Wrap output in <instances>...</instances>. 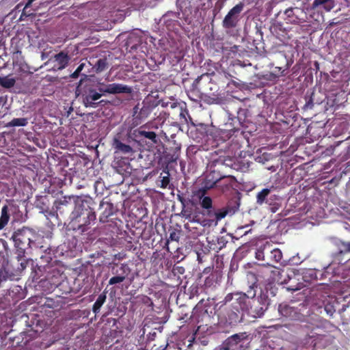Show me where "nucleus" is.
<instances>
[{
	"label": "nucleus",
	"instance_id": "obj_33",
	"mask_svg": "<svg viewBox=\"0 0 350 350\" xmlns=\"http://www.w3.org/2000/svg\"><path fill=\"white\" fill-rule=\"evenodd\" d=\"M32 267V272L31 275L33 281H37L38 280H40L42 281L43 279H40V278L43 275L44 270H45V267L39 266L38 264H36L34 266V264H31Z\"/></svg>",
	"mask_w": 350,
	"mask_h": 350
},
{
	"label": "nucleus",
	"instance_id": "obj_61",
	"mask_svg": "<svg viewBox=\"0 0 350 350\" xmlns=\"http://www.w3.org/2000/svg\"><path fill=\"white\" fill-rule=\"evenodd\" d=\"M293 8H288L286 9L285 11V14L287 15V16L291 17L293 15Z\"/></svg>",
	"mask_w": 350,
	"mask_h": 350
},
{
	"label": "nucleus",
	"instance_id": "obj_51",
	"mask_svg": "<svg viewBox=\"0 0 350 350\" xmlns=\"http://www.w3.org/2000/svg\"><path fill=\"white\" fill-rule=\"evenodd\" d=\"M91 265H92V264H84V263L81 264V266L78 268L79 270V271L78 273V275L79 276L82 275V271H87L88 269H90L91 271H92Z\"/></svg>",
	"mask_w": 350,
	"mask_h": 350
},
{
	"label": "nucleus",
	"instance_id": "obj_14",
	"mask_svg": "<svg viewBox=\"0 0 350 350\" xmlns=\"http://www.w3.org/2000/svg\"><path fill=\"white\" fill-rule=\"evenodd\" d=\"M20 266L21 268L18 267L15 269L13 264H3V267L0 269V278L4 281L18 280L21 271L25 268V264H20Z\"/></svg>",
	"mask_w": 350,
	"mask_h": 350
},
{
	"label": "nucleus",
	"instance_id": "obj_37",
	"mask_svg": "<svg viewBox=\"0 0 350 350\" xmlns=\"http://www.w3.org/2000/svg\"><path fill=\"white\" fill-rule=\"evenodd\" d=\"M47 202L48 199L46 196H38L35 201V205L36 208L41 211V212H44L49 208Z\"/></svg>",
	"mask_w": 350,
	"mask_h": 350
},
{
	"label": "nucleus",
	"instance_id": "obj_41",
	"mask_svg": "<svg viewBox=\"0 0 350 350\" xmlns=\"http://www.w3.org/2000/svg\"><path fill=\"white\" fill-rule=\"evenodd\" d=\"M241 340V336L239 334H234L226 340V345L228 346V348H231L233 346L238 345Z\"/></svg>",
	"mask_w": 350,
	"mask_h": 350
},
{
	"label": "nucleus",
	"instance_id": "obj_56",
	"mask_svg": "<svg viewBox=\"0 0 350 350\" xmlns=\"http://www.w3.org/2000/svg\"><path fill=\"white\" fill-rule=\"evenodd\" d=\"M256 258L258 260H262V250L260 248L256 252Z\"/></svg>",
	"mask_w": 350,
	"mask_h": 350
},
{
	"label": "nucleus",
	"instance_id": "obj_25",
	"mask_svg": "<svg viewBox=\"0 0 350 350\" xmlns=\"http://www.w3.org/2000/svg\"><path fill=\"white\" fill-rule=\"evenodd\" d=\"M120 135H117L113 139L112 146L116 150V152H121L123 154H130L133 152L131 146L122 143L120 139Z\"/></svg>",
	"mask_w": 350,
	"mask_h": 350
},
{
	"label": "nucleus",
	"instance_id": "obj_20",
	"mask_svg": "<svg viewBox=\"0 0 350 350\" xmlns=\"http://www.w3.org/2000/svg\"><path fill=\"white\" fill-rule=\"evenodd\" d=\"M70 59L68 52L62 51L52 57L49 62L54 63V69L63 70L68 66Z\"/></svg>",
	"mask_w": 350,
	"mask_h": 350
},
{
	"label": "nucleus",
	"instance_id": "obj_50",
	"mask_svg": "<svg viewBox=\"0 0 350 350\" xmlns=\"http://www.w3.org/2000/svg\"><path fill=\"white\" fill-rule=\"evenodd\" d=\"M84 66H85V64H83V63H81V64H79V66L77 68L75 71L71 74L70 77L72 79H77L80 75V72L83 69Z\"/></svg>",
	"mask_w": 350,
	"mask_h": 350
},
{
	"label": "nucleus",
	"instance_id": "obj_2",
	"mask_svg": "<svg viewBox=\"0 0 350 350\" xmlns=\"http://www.w3.org/2000/svg\"><path fill=\"white\" fill-rule=\"evenodd\" d=\"M254 286H250L251 290L247 291V295L243 293H228L226 295L222 301L216 304L215 307L219 306L221 308L223 306H226L230 313L228 314L230 323L237 322L239 321V313L241 311L248 310L247 298L250 297H254L256 295L255 292L252 294V290Z\"/></svg>",
	"mask_w": 350,
	"mask_h": 350
},
{
	"label": "nucleus",
	"instance_id": "obj_13",
	"mask_svg": "<svg viewBox=\"0 0 350 350\" xmlns=\"http://www.w3.org/2000/svg\"><path fill=\"white\" fill-rule=\"evenodd\" d=\"M244 3L239 2L234 5L224 17L222 21V26L225 29L234 28L239 21V16L244 8Z\"/></svg>",
	"mask_w": 350,
	"mask_h": 350
},
{
	"label": "nucleus",
	"instance_id": "obj_34",
	"mask_svg": "<svg viewBox=\"0 0 350 350\" xmlns=\"http://www.w3.org/2000/svg\"><path fill=\"white\" fill-rule=\"evenodd\" d=\"M350 253V241H340L339 251L334 254V257L337 259L338 257Z\"/></svg>",
	"mask_w": 350,
	"mask_h": 350
},
{
	"label": "nucleus",
	"instance_id": "obj_5",
	"mask_svg": "<svg viewBox=\"0 0 350 350\" xmlns=\"http://www.w3.org/2000/svg\"><path fill=\"white\" fill-rule=\"evenodd\" d=\"M278 313L289 320L305 321L312 312L310 307L305 304H299L295 306L287 303H282L278 306Z\"/></svg>",
	"mask_w": 350,
	"mask_h": 350
},
{
	"label": "nucleus",
	"instance_id": "obj_57",
	"mask_svg": "<svg viewBox=\"0 0 350 350\" xmlns=\"http://www.w3.org/2000/svg\"><path fill=\"white\" fill-rule=\"evenodd\" d=\"M178 199L180 201V202L181 203L182 206H184L187 204L186 200L183 196H180V195H178Z\"/></svg>",
	"mask_w": 350,
	"mask_h": 350
},
{
	"label": "nucleus",
	"instance_id": "obj_23",
	"mask_svg": "<svg viewBox=\"0 0 350 350\" xmlns=\"http://www.w3.org/2000/svg\"><path fill=\"white\" fill-rule=\"evenodd\" d=\"M15 75L18 81H21L23 83L26 78L31 77L33 72L30 70L29 66L27 64H20L15 66L14 68Z\"/></svg>",
	"mask_w": 350,
	"mask_h": 350
},
{
	"label": "nucleus",
	"instance_id": "obj_30",
	"mask_svg": "<svg viewBox=\"0 0 350 350\" xmlns=\"http://www.w3.org/2000/svg\"><path fill=\"white\" fill-rule=\"evenodd\" d=\"M319 6L329 12L334 7V0H314L312 3V8H316Z\"/></svg>",
	"mask_w": 350,
	"mask_h": 350
},
{
	"label": "nucleus",
	"instance_id": "obj_21",
	"mask_svg": "<svg viewBox=\"0 0 350 350\" xmlns=\"http://www.w3.org/2000/svg\"><path fill=\"white\" fill-rule=\"evenodd\" d=\"M99 208L102 211L99 216V221L101 223L109 222L110 221L109 218L113 216L116 212L113 204L108 202L101 201Z\"/></svg>",
	"mask_w": 350,
	"mask_h": 350
},
{
	"label": "nucleus",
	"instance_id": "obj_64",
	"mask_svg": "<svg viewBox=\"0 0 350 350\" xmlns=\"http://www.w3.org/2000/svg\"><path fill=\"white\" fill-rule=\"evenodd\" d=\"M343 227L345 230L350 231V224H349L347 223H345L343 225Z\"/></svg>",
	"mask_w": 350,
	"mask_h": 350
},
{
	"label": "nucleus",
	"instance_id": "obj_58",
	"mask_svg": "<svg viewBox=\"0 0 350 350\" xmlns=\"http://www.w3.org/2000/svg\"><path fill=\"white\" fill-rule=\"evenodd\" d=\"M257 202L260 204L262 203V190L257 194Z\"/></svg>",
	"mask_w": 350,
	"mask_h": 350
},
{
	"label": "nucleus",
	"instance_id": "obj_10",
	"mask_svg": "<svg viewBox=\"0 0 350 350\" xmlns=\"http://www.w3.org/2000/svg\"><path fill=\"white\" fill-rule=\"evenodd\" d=\"M96 219L95 212L83 213V214L77 213V217L70 215V221L73 230H79L85 232L88 229V226Z\"/></svg>",
	"mask_w": 350,
	"mask_h": 350
},
{
	"label": "nucleus",
	"instance_id": "obj_27",
	"mask_svg": "<svg viewBox=\"0 0 350 350\" xmlns=\"http://www.w3.org/2000/svg\"><path fill=\"white\" fill-rule=\"evenodd\" d=\"M41 249L44 250V254L41 255L40 258L44 262H61L60 260H57L55 256L54 251L51 247L44 248L43 245L40 247Z\"/></svg>",
	"mask_w": 350,
	"mask_h": 350
},
{
	"label": "nucleus",
	"instance_id": "obj_22",
	"mask_svg": "<svg viewBox=\"0 0 350 350\" xmlns=\"http://www.w3.org/2000/svg\"><path fill=\"white\" fill-rule=\"evenodd\" d=\"M205 318L210 319L208 310L203 308L202 304L198 303L193 309L190 319L193 323L198 324L202 322Z\"/></svg>",
	"mask_w": 350,
	"mask_h": 350
},
{
	"label": "nucleus",
	"instance_id": "obj_52",
	"mask_svg": "<svg viewBox=\"0 0 350 350\" xmlns=\"http://www.w3.org/2000/svg\"><path fill=\"white\" fill-rule=\"evenodd\" d=\"M317 271L315 269H310L308 270L306 273V274H308L311 280H317L318 275H317Z\"/></svg>",
	"mask_w": 350,
	"mask_h": 350
},
{
	"label": "nucleus",
	"instance_id": "obj_15",
	"mask_svg": "<svg viewBox=\"0 0 350 350\" xmlns=\"http://www.w3.org/2000/svg\"><path fill=\"white\" fill-rule=\"evenodd\" d=\"M324 304V310L329 317H332L334 312L338 310V313L341 316V318L344 320H347V318L344 314V312L347 308L349 307V304H343L341 308H339V302L334 297H332L329 300L323 301Z\"/></svg>",
	"mask_w": 350,
	"mask_h": 350
},
{
	"label": "nucleus",
	"instance_id": "obj_31",
	"mask_svg": "<svg viewBox=\"0 0 350 350\" xmlns=\"http://www.w3.org/2000/svg\"><path fill=\"white\" fill-rule=\"evenodd\" d=\"M16 248V259L18 261L24 260L25 262H29L30 261L33 262L32 259L27 258L26 257V250L29 249V247H23L21 245H14Z\"/></svg>",
	"mask_w": 350,
	"mask_h": 350
},
{
	"label": "nucleus",
	"instance_id": "obj_9",
	"mask_svg": "<svg viewBox=\"0 0 350 350\" xmlns=\"http://www.w3.org/2000/svg\"><path fill=\"white\" fill-rule=\"evenodd\" d=\"M202 214L206 217L202 221L203 226H216L218 222L227 215V211L213 206L212 208L202 210Z\"/></svg>",
	"mask_w": 350,
	"mask_h": 350
},
{
	"label": "nucleus",
	"instance_id": "obj_29",
	"mask_svg": "<svg viewBox=\"0 0 350 350\" xmlns=\"http://www.w3.org/2000/svg\"><path fill=\"white\" fill-rule=\"evenodd\" d=\"M239 200H240L239 198H233L230 199L228 201L226 206L224 208H222L223 211H226L227 215L234 214L239 208V206H240Z\"/></svg>",
	"mask_w": 350,
	"mask_h": 350
},
{
	"label": "nucleus",
	"instance_id": "obj_55",
	"mask_svg": "<svg viewBox=\"0 0 350 350\" xmlns=\"http://www.w3.org/2000/svg\"><path fill=\"white\" fill-rule=\"evenodd\" d=\"M334 148L332 146H330L329 148H327L325 152H323L326 156H330L334 152Z\"/></svg>",
	"mask_w": 350,
	"mask_h": 350
},
{
	"label": "nucleus",
	"instance_id": "obj_60",
	"mask_svg": "<svg viewBox=\"0 0 350 350\" xmlns=\"http://www.w3.org/2000/svg\"><path fill=\"white\" fill-rule=\"evenodd\" d=\"M256 28L257 30V33H258L261 36H262V30L261 25H258V23H256Z\"/></svg>",
	"mask_w": 350,
	"mask_h": 350
},
{
	"label": "nucleus",
	"instance_id": "obj_42",
	"mask_svg": "<svg viewBox=\"0 0 350 350\" xmlns=\"http://www.w3.org/2000/svg\"><path fill=\"white\" fill-rule=\"evenodd\" d=\"M107 62L106 59H99L95 64L94 68L96 72H100L107 68Z\"/></svg>",
	"mask_w": 350,
	"mask_h": 350
},
{
	"label": "nucleus",
	"instance_id": "obj_47",
	"mask_svg": "<svg viewBox=\"0 0 350 350\" xmlns=\"http://www.w3.org/2000/svg\"><path fill=\"white\" fill-rule=\"evenodd\" d=\"M176 264H174V266L172 269V273L174 276H178L179 278L180 275H182L185 272V269L183 267H177L175 268Z\"/></svg>",
	"mask_w": 350,
	"mask_h": 350
},
{
	"label": "nucleus",
	"instance_id": "obj_44",
	"mask_svg": "<svg viewBox=\"0 0 350 350\" xmlns=\"http://www.w3.org/2000/svg\"><path fill=\"white\" fill-rule=\"evenodd\" d=\"M142 129H146L149 131L157 130L159 128V124L155 121H150L145 124L141 126Z\"/></svg>",
	"mask_w": 350,
	"mask_h": 350
},
{
	"label": "nucleus",
	"instance_id": "obj_53",
	"mask_svg": "<svg viewBox=\"0 0 350 350\" xmlns=\"http://www.w3.org/2000/svg\"><path fill=\"white\" fill-rule=\"evenodd\" d=\"M113 256L114 257V260H122L126 258V254L124 251L115 253L113 254Z\"/></svg>",
	"mask_w": 350,
	"mask_h": 350
},
{
	"label": "nucleus",
	"instance_id": "obj_45",
	"mask_svg": "<svg viewBox=\"0 0 350 350\" xmlns=\"http://www.w3.org/2000/svg\"><path fill=\"white\" fill-rule=\"evenodd\" d=\"M178 234L179 233L175 229L172 230L171 232H170V236H169V238L167 240L166 245H168L170 241H177L178 242V240H179V235H178Z\"/></svg>",
	"mask_w": 350,
	"mask_h": 350
},
{
	"label": "nucleus",
	"instance_id": "obj_19",
	"mask_svg": "<svg viewBox=\"0 0 350 350\" xmlns=\"http://www.w3.org/2000/svg\"><path fill=\"white\" fill-rule=\"evenodd\" d=\"M191 254L196 256L199 262H204L210 260H213L215 262H223V258L219 255H215L210 250L201 249L200 251H193Z\"/></svg>",
	"mask_w": 350,
	"mask_h": 350
},
{
	"label": "nucleus",
	"instance_id": "obj_36",
	"mask_svg": "<svg viewBox=\"0 0 350 350\" xmlns=\"http://www.w3.org/2000/svg\"><path fill=\"white\" fill-rule=\"evenodd\" d=\"M192 214H193V211H192L191 207L188 206L187 204L184 206H182V210H181L180 215L182 217H184L185 219L189 220L191 223H195L198 221L196 220L192 217Z\"/></svg>",
	"mask_w": 350,
	"mask_h": 350
},
{
	"label": "nucleus",
	"instance_id": "obj_63",
	"mask_svg": "<svg viewBox=\"0 0 350 350\" xmlns=\"http://www.w3.org/2000/svg\"><path fill=\"white\" fill-rule=\"evenodd\" d=\"M6 103V98L0 96V106L3 105Z\"/></svg>",
	"mask_w": 350,
	"mask_h": 350
},
{
	"label": "nucleus",
	"instance_id": "obj_11",
	"mask_svg": "<svg viewBox=\"0 0 350 350\" xmlns=\"http://www.w3.org/2000/svg\"><path fill=\"white\" fill-rule=\"evenodd\" d=\"M129 264H113L112 270L116 274H119L121 276H124L132 282L135 276H143L144 274L140 273V271H137V267H142L144 264H131L133 267L129 266Z\"/></svg>",
	"mask_w": 350,
	"mask_h": 350
},
{
	"label": "nucleus",
	"instance_id": "obj_35",
	"mask_svg": "<svg viewBox=\"0 0 350 350\" xmlns=\"http://www.w3.org/2000/svg\"><path fill=\"white\" fill-rule=\"evenodd\" d=\"M106 293L103 292L101 294H100L96 299V301L94 302L93 306H92V311L97 314L100 312L101 306L103 305V304L106 301Z\"/></svg>",
	"mask_w": 350,
	"mask_h": 350
},
{
	"label": "nucleus",
	"instance_id": "obj_40",
	"mask_svg": "<svg viewBox=\"0 0 350 350\" xmlns=\"http://www.w3.org/2000/svg\"><path fill=\"white\" fill-rule=\"evenodd\" d=\"M28 124V120L25 118H14L8 124L9 126H25Z\"/></svg>",
	"mask_w": 350,
	"mask_h": 350
},
{
	"label": "nucleus",
	"instance_id": "obj_18",
	"mask_svg": "<svg viewBox=\"0 0 350 350\" xmlns=\"http://www.w3.org/2000/svg\"><path fill=\"white\" fill-rule=\"evenodd\" d=\"M232 180L230 177H222L219 172L217 171H211L208 174H206L204 178V187L206 189H211L213 187H221V183L223 180Z\"/></svg>",
	"mask_w": 350,
	"mask_h": 350
},
{
	"label": "nucleus",
	"instance_id": "obj_24",
	"mask_svg": "<svg viewBox=\"0 0 350 350\" xmlns=\"http://www.w3.org/2000/svg\"><path fill=\"white\" fill-rule=\"evenodd\" d=\"M135 133H137L135 135L136 137L148 139L153 144H157L160 141L157 134L154 131H146V129H142L141 126L137 130H135Z\"/></svg>",
	"mask_w": 350,
	"mask_h": 350
},
{
	"label": "nucleus",
	"instance_id": "obj_46",
	"mask_svg": "<svg viewBox=\"0 0 350 350\" xmlns=\"http://www.w3.org/2000/svg\"><path fill=\"white\" fill-rule=\"evenodd\" d=\"M179 116H180L182 123H183V122L187 123L188 122L187 116H189V112H188L187 109H183L182 107H180ZM189 118L191 119L190 117H189Z\"/></svg>",
	"mask_w": 350,
	"mask_h": 350
},
{
	"label": "nucleus",
	"instance_id": "obj_38",
	"mask_svg": "<svg viewBox=\"0 0 350 350\" xmlns=\"http://www.w3.org/2000/svg\"><path fill=\"white\" fill-rule=\"evenodd\" d=\"M60 276L58 271L53 270V272L49 273L44 279L49 280L53 285L57 286L60 282Z\"/></svg>",
	"mask_w": 350,
	"mask_h": 350
},
{
	"label": "nucleus",
	"instance_id": "obj_26",
	"mask_svg": "<svg viewBox=\"0 0 350 350\" xmlns=\"http://www.w3.org/2000/svg\"><path fill=\"white\" fill-rule=\"evenodd\" d=\"M264 267H265L266 269L271 273L272 280L273 281L280 283H282L284 281H285V280L282 278L284 270L281 269L279 267L272 266L271 264H264Z\"/></svg>",
	"mask_w": 350,
	"mask_h": 350
},
{
	"label": "nucleus",
	"instance_id": "obj_4",
	"mask_svg": "<svg viewBox=\"0 0 350 350\" xmlns=\"http://www.w3.org/2000/svg\"><path fill=\"white\" fill-rule=\"evenodd\" d=\"M104 225L100 230V239L106 244L115 245L118 243L120 236H125L126 231L123 230L122 221L118 218H111L109 222Z\"/></svg>",
	"mask_w": 350,
	"mask_h": 350
},
{
	"label": "nucleus",
	"instance_id": "obj_54",
	"mask_svg": "<svg viewBox=\"0 0 350 350\" xmlns=\"http://www.w3.org/2000/svg\"><path fill=\"white\" fill-rule=\"evenodd\" d=\"M170 184V177L169 176H163L161 180V187L166 188Z\"/></svg>",
	"mask_w": 350,
	"mask_h": 350
},
{
	"label": "nucleus",
	"instance_id": "obj_7",
	"mask_svg": "<svg viewBox=\"0 0 350 350\" xmlns=\"http://www.w3.org/2000/svg\"><path fill=\"white\" fill-rule=\"evenodd\" d=\"M6 238L12 239L14 245H21L23 247H31L34 243L33 239L36 237L35 231L28 227L23 226L14 231L11 236L4 233Z\"/></svg>",
	"mask_w": 350,
	"mask_h": 350
},
{
	"label": "nucleus",
	"instance_id": "obj_8",
	"mask_svg": "<svg viewBox=\"0 0 350 350\" xmlns=\"http://www.w3.org/2000/svg\"><path fill=\"white\" fill-rule=\"evenodd\" d=\"M156 105L151 101H143L142 107L136 105L133 109L131 127L142 124L151 114Z\"/></svg>",
	"mask_w": 350,
	"mask_h": 350
},
{
	"label": "nucleus",
	"instance_id": "obj_48",
	"mask_svg": "<svg viewBox=\"0 0 350 350\" xmlns=\"http://www.w3.org/2000/svg\"><path fill=\"white\" fill-rule=\"evenodd\" d=\"M222 177H230L232 178V180H223L221 183V185H222L221 187H219L220 188H228L230 186H232V183L234 182L235 180V178L232 176H222Z\"/></svg>",
	"mask_w": 350,
	"mask_h": 350
},
{
	"label": "nucleus",
	"instance_id": "obj_32",
	"mask_svg": "<svg viewBox=\"0 0 350 350\" xmlns=\"http://www.w3.org/2000/svg\"><path fill=\"white\" fill-rule=\"evenodd\" d=\"M18 80L16 77H10V75L0 77V85L4 88H11L14 86Z\"/></svg>",
	"mask_w": 350,
	"mask_h": 350
},
{
	"label": "nucleus",
	"instance_id": "obj_39",
	"mask_svg": "<svg viewBox=\"0 0 350 350\" xmlns=\"http://www.w3.org/2000/svg\"><path fill=\"white\" fill-rule=\"evenodd\" d=\"M200 205L202 210L212 208L213 200L209 196H202L200 198Z\"/></svg>",
	"mask_w": 350,
	"mask_h": 350
},
{
	"label": "nucleus",
	"instance_id": "obj_59",
	"mask_svg": "<svg viewBox=\"0 0 350 350\" xmlns=\"http://www.w3.org/2000/svg\"><path fill=\"white\" fill-rule=\"evenodd\" d=\"M264 168H266V169H268V170H271L272 172H275L276 170V167L273 166V165H271V166H269L268 165H267L265 163V162H264Z\"/></svg>",
	"mask_w": 350,
	"mask_h": 350
},
{
	"label": "nucleus",
	"instance_id": "obj_6",
	"mask_svg": "<svg viewBox=\"0 0 350 350\" xmlns=\"http://www.w3.org/2000/svg\"><path fill=\"white\" fill-rule=\"evenodd\" d=\"M265 53L267 52L264 50V57H267L271 60L269 66L271 69L270 75L273 77V79L285 76V72L290 66L286 55L284 53L278 52L273 55H270V57H267L265 55Z\"/></svg>",
	"mask_w": 350,
	"mask_h": 350
},
{
	"label": "nucleus",
	"instance_id": "obj_3",
	"mask_svg": "<svg viewBox=\"0 0 350 350\" xmlns=\"http://www.w3.org/2000/svg\"><path fill=\"white\" fill-rule=\"evenodd\" d=\"M220 135L224 140L230 139L227 146V152L230 154L229 156L241 157L242 149L249 144L245 132L240 129H222L220 131Z\"/></svg>",
	"mask_w": 350,
	"mask_h": 350
},
{
	"label": "nucleus",
	"instance_id": "obj_1",
	"mask_svg": "<svg viewBox=\"0 0 350 350\" xmlns=\"http://www.w3.org/2000/svg\"><path fill=\"white\" fill-rule=\"evenodd\" d=\"M132 88L126 85L118 83H105L98 81L96 83H87L81 90L82 103L85 107L96 108L104 102L98 101L103 96L108 94H131Z\"/></svg>",
	"mask_w": 350,
	"mask_h": 350
},
{
	"label": "nucleus",
	"instance_id": "obj_16",
	"mask_svg": "<svg viewBox=\"0 0 350 350\" xmlns=\"http://www.w3.org/2000/svg\"><path fill=\"white\" fill-rule=\"evenodd\" d=\"M92 204L93 201L91 198L84 199L76 197L74 210L70 215L77 217V213L81 215L83 213L94 212V208L92 207Z\"/></svg>",
	"mask_w": 350,
	"mask_h": 350
},
{
	"label": "nucleus",
	"instance_id": "obj_17",
	"mask_svg": "<svg viewBox=\"0 0 350 350\" xmlns=\"http://www.w3.org/2000/svg\"><path fill=\"white\" fill-rule=\"evenodd\" d=\"M76 197L74 196H64L54 202V206L57 212L62 215L68 213L75 206V201Z\"/></svg>",
	"mask_w": 350,
	"mask_h": 350
},
{
	"label": "nucleus",
	"instance_id": "obj_43",
	"mask_svg": "<svg viewBox=\"0 0 350 350\" xmlns=\"http://www.w3.org/2000/svg\"><path fill=\"white\" fill-rule=\"evenodd\" d=\"M282 258V254L280 250L274 249L270 252V259L275 262H280Z\"/></svg>",
	"mask_w": 350,
	"mask_h": 350
},
{
	"label": "nucleus",
	"instance_id": "obj_62",
	"mask_svg": "<svg viewBox=\"0 0 350 350\" xmlns=\"http://www.w3.org/2000/svg\"><path fill=\"white\" fill-rule=\"evenodd\" d=\"M202 76L198 77L193 82V86L198 87V85L200 83V80L202 79Z\"/></svg>",
	"mask_w": 350,
	"mask_h": 350
},
{
	"label": "nucleus",
	"instance_id": "obj_28",
	"mask_svg": "<svg viewBox=\"0 0 350 350\" xmlns=\"http://www.w3.org/2000/svg\"><path fill=\"white\" fill-rule=\"evenodd\" d=\"M10 250L8 243L0 239V262H9Z\"/></svg>",
	"mask_w": 350,
	"mask_h": 350
},
{
	"label": "nucleus",
	"instance_id": "obj_12",
	"mask_svg": "<svg viewBox=\"0 0 350 350\" xmlns=\"http://www.w3.org/2000/svg\"><path fill=\"white\" fill-rule=\"evenodd\" d=\"M10 213L13 215L14 220H19L23 215V213L19 210L18 206L16 204H11L10 205L3 206L0 216V230L3 229L8 224Z\"/></svg>",
	"mask_w": 350,
	"mask_h": 350
},
{
	"label": "nucleus",
	"instance_id": "obj_49",
	"mask_svg": "<svg viewBox=\"0 0 350 350\" xmlns=\"http://www.w3.org/2000/svg\"><path fill=\"white\" fill-rule=\"evenodd\" d=\"M124 280V276H121L119 274H116L115 276L110 278L109 283V284H115L120 283Z\"/></svg>",
	"mask_w": 350,
	"mask_h": 350
}]
</instances>
